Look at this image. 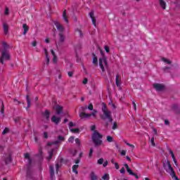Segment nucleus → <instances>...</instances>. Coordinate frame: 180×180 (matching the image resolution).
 <instances>
[{
  "mask_svg": "<svg viewBox=\"0 0 180 180\" xmlns=\"http://www.w3.org/2000/svg\"><path fill=\"white\" fill-rule=\"evenodd\" d=\"M102 112L103 115H101V117L103 120H108L109 122H112L113 118H112V112L106 108V104L105 103H102Z\"/></svg>",
  "mask_w": 180,
  "mask_h": 180,
  "instance_id": "obj_1",
  "label": "nucleus"
},
{
  "mask_svg": "<svg viewBox=\"0 0 180 180\" xmlns=\"http://www.w3.org/2000/svg\"><path fill=\"white\" fill-rule=\"evenodd\" d=\"M163 163V168L167 172V174H169V175L172 176V178H175L176 179V175H175V171L174 170V168L171 165V162L169 160H166Z\"/></svg>",
  "mask_w": 180,
  "mask_h": 180,
  "instance_id": "obj_2",
  "label": "nucleus"
},
{
  "mask_svg": "<svg viewBox=\"0 0 180 180\" xmlns=\"http://www.w3.org/2000/svg\"><path fill=\"white\" fill-rule=\"evenodd\" d=\"M102 135L98 132V131H94L93 136H92V140L95 144V146H101L102 144Z\"/></svg>",
  "mask_w": 180,
  "mask_h": 180,
  "instance_id": "obj_3",
  "label": "nucleus"
},
{
  "mask_svg": "<svg viewBox=\"0 0 180 180\" xmlns=\"http://www.w3.org/2000/svg\"><path fill=\"white\" fill-rule=\"evenodd\" d=\"M57 30H58L59 32V42H58V44H60V43H64V40H65V38H64V34L63 33H64V27H63V25L60 23H56L55 24Z\"/></svg>",
  "mask_w": 180,
  "mask_h": 180,
  "instance_id": "obj_4",
  "label": "nucleus"
},
{
  "mask_svg": "<svg viewBox=\"0 0 180 180\" xmlns=\"http://www.w3.org/2000/svg\"><path fill=\"white\" fill-rule=\"evenodd\" d=\"M4 60L5 61L11 60V55L9 54V52H8V51L6 49L3 50L1 53V57H0V63L1 64H4Z\"/></svg>",
  "mask_w": 180,
  "mask_h": 180,
  "instance_id": "obj_5",
  "label": "nucleus"
},
{
  "mask_svg": "<svg viewBox=\"0 0 180 180\" xmlns=\"http://www.w3.org/2000/svg\"><path fill=\"white\" fill-rule=\"evenodd\" d=\"M97 112L98 111H96V110H94L91 114H86L84 112H82L79 113V116L81 119H89L91 116H93V117H96Z\"/></svg>",
  "mask_w": 180,
  "mask_h": 180,
  "instance_id": "obj_6",
  "label": "nucleus"
},
{
  "mask_svg": "<svg viewBox=\"0 0 180 180\" xmlns=\"http://www.w3.org/2000/svg\"><path fill=\"white\" fill-rule=\"evenodd\" d=\"M99 65L103 72L105 71V67H108V62H106V57L105 55H102V58L99 59Z\"/></svg>",
  "mask_w": 180,
  "mask_h": 180,
  "instance_id": "obj_7",
  "label": "nucleus"
},
{
  "mask_svg": "<svg viewBox=\"0 0 180 180\" xmlns=\"http://www.w3.org/2000/svg\"><path fill=\"white\" fill-rule=\"evenodd\" d=\"M153 87L158 91H164V89H165V86H164V84H154Z\"/></svg>",
  "mask_w": 180,
  "mask_h": 180,
  "instance_id": "obj_8",
  "label": "nucleus"
},
{
  "mask_svg": "<svg viewBox=\"0 0 180 180\" xmlns=\"http://www.w3.org/2000/svg\"><path fill=\"white\" fill-rule=\"evenodd\" d=\"M51 122H53V123H55V124H58V123H60V122H61V118L57 117L56 115H53L51 118Z\"/></svg>",
  "mask_w": 180,
  "mask_h": 180,
  "instance_id": "obj_9",
  "label": "nucleus"
},
{
  "mask_svg": "<svg viewBox=\"0 0 180 180\" xmlns=\"http://www.w3.org/2000/svg\"><path fill=\"white\" fill-rule=\"evenodd\" d=\"M159 4L160 8H162L163 11H165V9H167V2L165 1V0H159Z\"/></svg>",
  "mask_w": 180,
  "mask_h": 180,
  "instance_id": "obj_10",
  "label": "nucleus"
},
{
  "mask_svg": "<svg viewBox=\"0 0 180 180\" xmlns=\"http://www.w3.org/2000/svg\"><path fill=\"white\" fill-rule=\"evenodd\" d=\"M169 153L172 155V158L175 164V165L178 166V162H176V158H175V155L174 154V152L171 149H169Z\"/></svg>",
  "mask_w": 180,
  "mask_h": 180,
  "instance_id": "obj_11",
  "label": "nucleus"
},
{
  "mask_svg": "<svg viewBox=\"0 0 180 180\" xmlns=\"http://www.w3.org/2000/svg\"><path fill=\"white\" fill-rule=\"evenodd\" d=\"M127 172L129 174V175H132L136 178V179H139V175L133 172V171L131 170L130 167L127 169Z\"/></svg>",
  "mask_w": 180,
  "mask_h": 180,
  "instance_id": "obj_12",
  "label": "nucleus"
},
{
  "mask_svg": "<svg viewBox=\"0 0 180 180\" xmlns=\"http://www.w3.org/2000/svg\"><path fill=\"white\" fill-rule=\"evenodd\" d=\"M22 29H23V32L22 34H26V33H27V32H29V26H27V24H23L22 25Z\"/></svg>",
  "mask_w": 180,
  "mask_h": 180,
  "instance_id": "obj_13",
  "label": "nucleus"
},
{
  "mask_svg": "<svg viewBox=\"0 0 180 180\" xmlns=\"http://www.w3.org/2000/svg\"><path fill=\"white\" fill-rule=\"evenodd\" d=\"M49 169H50V174H51V179H54V167H53V165H51L49 167Z\"/></svg>",
  "mask_w": 180,
  "mask_h": 180,
  "instance_id": "obj_14",
  "label": "nucleus"
},
{
  "mask_svg": "<svg viewBox=\"0 0 180 180\" xmlns=\"http://www.w3.org/2000/svg\"><path fill=\"white\" fill-rule=\"evenodd\" d=\"M63 20H65V22L66 23H68V17L67 16V10H64V11H63Z\"/></svg>",
  "mask_w": 180,
  "mask_h": 180,
  "instance_id": "obj_15",
  "label": "nucleus"
},
{
  "mask_svg": "<svg viewBox=\"0 0 180 180\" xmlns=\"http://www.w3.org/2000/svg\"><path fill=\"white\" fill-rule=\"evenodd\" d=\"M54 151H56V149H51V151H49V155L47 157V160H49V161L53 158V154H54Z\"/></svg>",
  "mask_w": 180,
  "mask_h": 180,
  "instance_id": "obj_16",
  "label": "nucleus"
},
{
  "mask_svg": "<svg viewBox=\"0 0 180 180\" xmlns=\"http://www.w3.org/2000/svg\"><path fill=\"white\" fill-rule=\"evenodd\" d=\"M24 157L25 160H28V164L30 165L32 164V159H30V155L29 153H25Z\"/></svg>",
  "mask_w": 180,
  "mask_h": 180,
  "instance_id": "obj_17",
  "label": "nucleus"
},
{
  "mask_svg": "<svg viewBox=\"0 0 180 180\" xmlns=\"http://www.w3.org/2000/svg\"><path fill=\"white\" fill-rule=\"evenodd\" d=\"M3 29H4V32L5 34H6L9 30V26L8 25V24L4 23L3 25Z\"/></svg>",
  "mask_w": 180,
  "mask_h": 180,
  "instance_id": "obj_18",
  "label": "nucleus"
},
{
  "mask_svg": "<svg viewBox=\"0 0 180 180\" xmlns=\"http://www.w3.org/2000/svg\"><path fill=\"white\" fill-rule=\"evenodd\" d=\"M56 113L57 115H60V113L63 112V107L60 105H57L56 108Z\"/></svg>",
  "mask_w": 180,
  "mask_h": 180,
  "instance_id": "obj_19",
  "label": "nucleus"
},
{
  "mask_svg": "<svg viewBox=\"0 0 180 180\" xmlns=\"http://www.w3.org/2000/svg\"><path fill=\"white\" fill-rule=\"evenodd\" d=\"M90 178L91 180H98V176H96V174H95V172H92L90 174Z\"/></svg>",
  "mask_w": 180,
  "mask_h": 180,
  "instance_id": "obj_20",
  "label": "nucleus"
},
{
  "mask_svg": "<svg viewBox=\"0 0 180 180\" xmlns=\"http://www.w3.org/2000/svg\"><path fill=\"white\" fill-rule=\"evenodd\" d=\"M51 53L53 57V62L54 63H57L58 59H57V56H56V53L54 52V51L53 49L51 51Z\"/></svg>",
  "mask_w": 180,
  "mask_h": 180,
  "instance_id": "obj_21",
  "label": "nucleus"
},
{
  "mask_svg": "<svg viewBox=\"0 0 180 180\" xmlns=\"http://www.w3.org/2000/svg\"><path fill=\"white\" fill-rule=\"evenodd\" d=\"M44 53L46 57V64L49 65L50 63V58H49V52H47V49H46V48H44Z\"/></svg>",
  "mask_w": 180,
  "mask_h": 180,
  "instance_id": "obj_22",
  "label": "nucleus"
},
{
  "mask_svg": "<svg viewBox=\"0 0 180 180\" xmlns=\"http://www.w3.org/2000/svg\"><path fill=\"white\" fill-rule=\"evenodd\" d=\"M43 116H44L46 117V119L47 120H49V119H50V112H49V110H46L43 114Z\"/></svg>",
  "mask_w": 180,
  "mask_h": 180,
  "instance_id": "obj_23",
  "label": "nucleus"
},
{
  "mask_svg": "<svg viewBox=\"0 0 180 180\" xmlns=\"http://www.w3.org/2000/svg\"><path fill=\"white\" fill-rule=\"evenodd\" d=\"M119 75H117L115 77V84L118 88H120V82L119 81Z\"/></svg>",
  "mask_w": 180,
  "mask_h": 180,
  "instance_id": "obj_24",
  "label": "nucleus"
},
{
  "mask_svg": "<svg viewBox=\"0 0 180 180\" xmlns=\"http://www.w3.org/2000/svg\"><path fill=\"white\" fill-rule=\"evenodd\" d=\"M78 167H79L78 165H75L72 166V172H75V174H78V171L77 169H78Z\"/></svg>",
  "mask_w": 180,
  "mask_h": 180,
  "instance_id": "obj_25",
  "label": "nucleus"
},
{
  "mask_svg": "<svg viewBox=\"0 0 180 180\" xmlns=\"http://www.w3.org/2000/svg\"><path fill=\"white\" fill-rule=\"evenodd\" d=\"M26 99H27V103L26 110H27V109H29V108H30V98L29 97V96H26Z\"/></svg>",
  "mask_w": 180,
  "mask_h": 180,
  "instance_id": "obj_26",
  "label": "nucleus"
},
{
  "mask_svg": "<svg viewBox=\"0 0 180 180\" xmlns=\"http://www.w3.org/2000/svg\"><path fill=\"white\" fill-rule=\"evenodd\" d=\"M93 64H98V58L95 53H93Z\"/></svg>",
  "mask_w": 180,
  "mask_h": 180,
  "instance_id": "obj_27",
  "label": "nucleus"
},
{
  "mask_svg": "<svg viewBox=\"0 0 180 180\" xmlns=\"http://www.w3.org/2000/svg\"><path fill=\"white\" fill-rule=\"evenodd\" d=\"M90 18H91L92 23H96V20L95 19V17L94 16V13H90Z\"/></svg>",
  "mask_w": 180,
  "mask_h": 180,
  "instance_id": "obj_28",
  "label": "nucleus"
},
{
  "mask_svg": "<svg viewBox=\"0 0 180 180\" xmlns=\"http://www.w3.org/2000/svg\"><path fill=\"white\" fill-rule=\"evenodd\" d=\"M69 129H70V131L72 133H75V134L79 133V129H72V128H69Z\"/></svg>",
  "mask_w": 180,
  "mask_h": 180,
  "instance_id": "obj_29",
  "label": "nucleus"
},
{
  "mask_svg": "<svg viewBox=\"0 0 180 180\" xmlns=\"http://www.w3.org/2000/svg\"><path fill=\"white\" fill-rule=\"evenodd\" d=\"M102 179H103V180H109V179H110V177L109 176V174H105L102 176Z\"/></svg>",
  "mask_w": 180,
  "mask_h": 180,
  "instance_id": "obj_30",
  "label": "nucleus"
},
{
  "mask_svg": "<svg viewBox=\"0 0 180 180\" xmlns=\"http://www.w3.org/2000/svg\"><path fill=\"white\" fill-rule=\"evenodd\" d=\"M11 161H12V157L11 156V155H9L6 159V164H9Z\"/></svg>",
  "mask_w": 180,
  "mask_h": 180,
  "instance_id": "obj_31",
  "label": "nucleus"
},
{
  "mask_svg": "<svg viewBox=\"0 0 180 180\" xmlns=\"http://www.w3.org/2000/svg\"><path fill=\"white\" fill-rule=\"evenodd\" d=\"M107 141H108V143L113 142V137H112L110 136H107Z\"/></svg>",
  "mask_w": 180,
  "mask_h": 180,
  "instance_id": "obj_32",
  "label": "nucleus"
},
{
  "mask_svg": "<svg viewBox=\"0 0 180 180\" xmlns=\"http://www.w3.org/2000/svg\"><path fill=\"white\" fill-rule=\"evenodd\" d=\"M162 61H163L166 64H171V60H169L165 58H162Z\"/></svg>",
  "mask_w": 180,
  "mask_h": 180,
  "instance_id": "obj_33",
  "label": "nucleus"
},
{
  "mask_svg": "<svg viewBox=\"0 0 180 180\" xmlns=\"http://www.w3.org/2000/svg\"><path fill=\"white\" fill-rule=\"evenodd\" d=\"M103 158H100L99 160H98L97 163L98 164V165H102V164H103Z\"/></svg>",
  "mask_w": 180,
  "mask_h": 180,
  "instance_id": "obj_34",
  "label": "nucleus"
},
{
  "mask_svg": "<svg viewBox=\"0 0 180 180\" xmlns=\"http://www.w3.org/2000/svg\"><path fill=\"white\" fill-rule=\"evenodd\" d=\"M87 109H89V110H94V105H92V103H89L87 106Z\"/></svg>",
  "mask_w": 180,
  "mask_h": 180,
  "instance_id": "obj_35",
  "label": "nucleus"
},
{
  "mask_svg": "<svg viewBox=\"0 0 180 180\" xmlns=\"http://www.w3.org/2000/svg\"><path fill=\"white\" fill-rule=\"evenodd\" d=\"M125 144L128 146L129 147H131V148L134 149V145L130 144L129 143H127V141H124Z\"/></svg>",
  "mask_w": 180,
  "mask_h": 180,
  "instance_id": "obj_36",
  "label": "nucleus"
},
{
  "mask_svg": "<svg viewBox=\"0 0 180 180\" xmlns=\"http://www.w3.org/2000/svg\"><path fill=\"white\" fill-rule=\"evenodd\" d=\"M4 15L8 16L9 15V8L8 7H6L5 11H4Z\"/></svg>",
  "mask_w": 180,
  "mask_h": 180,
  "instance_id": "obj_37",
  "label": "nucleus"
},
{
  "mask_svg": "<svg viewBox=\"0 0 180 180\" xmlns=\"http://www.w3.org/2000/svg\"><path fill=\"white\" fill-rule=\"evenodd\" d=\"M1 112L2 115H4V113H5V105H4V103H2V107H1Z\"/></svg>",
  "mask_w": 180,
  "mask_h": 180,
  "instance_id": "obj_38",
  "label": "nucleus"
},
{
  "mask_svg": "<svg viewBox=\"0 0 180 180\" xmlns=\"http://www.w3.org/2000/svg\"><path fill=\"white\" fill-rule=\"evenodd\" d=\"M6 133H9V129L5 128L2 132V134H6Z\"/></svg>",
  "mask_w": 180,
  "mask_h": 180,
  "instance_id": "obj_39",
  "label": "nucleus"
},
{
  "mask_svg": "<svg viewBox=\"0 0 180 180\" xmlns=\"http://www.w3.org/2000/svg\"><path fill=\"white\" fill-rule=\"evenodd\" d=\"M150 143H151V145L153 146V147H155V142H154V137H153V138L150 139Z\"/></svg>",
  "mask_w": 180,
  "mask_h": 180,
  "instance_id": "obj_40",
  "label": "nucleus"
},
{
  "mask_svg": "<svg viewBox=\"0 0 180 180\" xmlns=\"http://www.w3.org/2000/svg\"><path fill=\"white\" fill-rule=\"evenodd\" d=\"M116 129H117V124L114 122L112 124V130H116Z\"/></svg>",
  "mask_w": 180,
  "mask_h": 180,
  "instance_id": "obj_41",
  "label": "nucleus"
},
{
  "mask_svg": "<svg viewBox=\"0 0 180 180\" xmlns=\"http://www.w3.org/2000/svg\"><path fill=\"white\" fill-rule=\"evenodd\" d=\"M82 84H84V85H86V84H88V78L85 77L82 82Z\"/></svg>",
  "mask_w": 180,
  "mask_h": 180,
  "instance_id": "obj_42",
  "label": "nucleus"
},
{
  "mask_svg": "<svg viewBox=\"0 0 180 180\" xmlns=\"http://www.w3.org/2000/svg\"><path fill=\"white\" fill-rule=\"evenodd\" d=\"M69 143H74V136H70L68 139Z\"/></svg>",
  "mask_w": 180,
  "mask_h": 180,
  "instance_id": "obj_43",
  "label": "nucleus"
},
{
  "mask_svg": "<svg viewBox=\"0 0 180 180\" xmlns=\"http://www.w3.org/2000/svg\"><path fill=\"white\" fill-rule=\"evenodd\" d=\"M75 143L77 144V146H79V144H81V141H79V139L77 138L75 139Z\"/></svg>",
  "mask_w": 180,
  "mask_h": 180,
  "instance_id": "obj_44",
  "label": "nucleus"
},
{
  "mask_svg": "<svg viewBox=\"0 0 180 180\" xmlns=\"http://www.w3.org/2000/svg\"><path fill=\"white\" fill-rule=\"evenodd\" d=\"M86 109H88L87 106L80 108V110H82V112H85Z\"/></svg>",
  "mask_w": 180,
  "mask_h": 180,
  "instance_id": "obj_45",
  "label": "nucleus"
},
{
  "mask_svg": "<svg viewBox=\"0 0 180 180\" xmlns=\"http://www.w3.org/2000/svg\"><path fill=\"white\" fill-rule=\"evenodd\" d=\"M104 49L105 50L106 53H109V51H110L109 46H105Z\"/></svg>",
  "mask_w": 180,
  "mask_h": 180,
  "instance_id": "obj_46",
  "label": "nucleus"
},
{
  "mask_svg": "<svg viewBox=\"0 0 180 180\" xmlns=\"http://www.w3.org/2000/svg\"><path fill=\"white\" fill-rule=\"evenodd\" d=\"M94 153V149L93 148H91L90 149V152H89V157H92V154Z\"/></svg>",
  "mask_w": 180,
  "mask_h": 180,
  "instance_id": "obj_47",
  "label": "nucleus"
},
{
  "mask_svg": "<svg viewBox=\"0 0 180 180\" xmlns=\"http://www.w3.org/2000/svg\"><path fill=\"white\" fill-rule=\"evenodd\" d=\"M56 172H58V168H60V165L58 163L56 164Z\"/></svg>",
  "mask_w": 180,
  "mask_h": 180,
  "instance_id": "obj_48",
  "label": "nucleus"
},
{
  "mask_svg": "<svg viewBox=\"0 0 180 180\" xmlns=\"http://www.w3.org/2000/svg\"><path fill=\"white\" fill-rule=\"evenodd\" d=\"M124 172H126V170L124 169V167L121 168L120 173L121 174H124Z\"/></svg>",
  "mask_w": 180,
  "mask_h": 180,
  "instance_id": "obj_49",
  "label": "nucleus"
},
{
  "mask_svg": "<svg viewBox=\"0 0 180 180\" xmlns=\"http://www.w3.org/2000/svg\"><path fill=\"white\" fill-rule=\"evenodd\" d=\"M108 160H106L105 162H104L103 167H104V168L108 167Z\"/></svg>",
  "mask_w": 180,
  "mask_h": 180,
  "instance_id": "obj_50",
  "label": "nucleus"
},
{
  "mask_svg": "<svg viewBox=\"0 0 180 180\" xmlns=\"http://www.w3.org/2000/svg\"><path fill=\"white\" fill-rule=\"evenodd\" d=\"M32 46H33V47H36V46H37V42H36V41H34L33 42H32Z\"/></svg>",
  "mask_w": 180,
  "mask_h": 180,
  "instance_id": "obj_51",
  "label": "nucleus"
},
{
  "mask_svg": "<svg viewBox=\"0 0 180 180\" xmlns=\"http://www.w3.org/2000/svg\"><path fill=\"white\" fill-rule=\"evenodd\" d=\"M76 32H77L80 36V37H82V32L79 30H77Z\"/></svg>",
  "mask_w": 180,
  "mask_h": 180,
  "instance_id": "obj_52",
  "label": "nucleus"
},
{
  "mask_svg": "<svg viewBox=\"0 0 180 180\" xmlns=\"http://www.w3.org/2000/svg\"><path fill=\"white\" fill-rule=\"evenodd\" d=\"M3 47H4V49H7L8 44H6V42H3Z\"/></svg>",
  "mask_w": 180,
  "mask_h": 180,
  "instance_id": "obj_53",
  "label": "nucleus"
},
{
  "mask_svg": "<svg viewBox=\"0 0 180 180\" xmlns=\"http://www.w3.org/2000/svg\"><path fill=\"white\" fill-rule=\"evenodd\" d=\"M44 139H48L49 135L47 134V132H44Z\"/></svg>",
  "mask_w": 180,
  "mask_h": 180,
  "instance_id": "obj_54",
  "label": "nucleus"
},
{
  "mask_svg": "<svg viewBox=\"0 0 180 180\" xmlns=\"http://www.w3.org/2000/svg\"><path fill=\"white\" fill-rule=\"evenodd\" d=\"M51 144H58V141H55L54 143H48V146H51Z\"/></svg>",
  "mask_w": 180,
  "mask_h": 180,
  "instance_id": "obj_55",
  "label": "nucleus"
},
{
  "mask_svg": "<svg viewBox=\"0 0 180 180\" xmlns=\"http://www.w3.org/2000/svg\"><path fill=\"white\" fill-rule=\"evenodd\" d=\"M132 105H134V110H137V106L136 105V103L133 102Z\"/></svg>",
  "mask_w": 180,
  "mask_h": 180,
  "instance_id": "obj_56",
  "label": "nucleus"
},
{
  "mask_svg": "<svg viewBox=\"0 0 180 180\" xmlns=\"http://www.w3.org/2000/svg\"><path fill=\"white\" fill-rule=\"evenodd\" d=\"M121 155H126V150H122L121 151Z\"/></svg>",
  "mask_w": 180,
  "mask_h": 180,
  "instance_id": "obj_57",
  "label": "nucleus"
},
{
  "mask_svg": "<svg viewBox=\"0 0 180 180\" xmlns=\"http://www.w3.org/2000/svg\"><path fill=\"white\" fill-rule=\"evenodd\" d=\"M73 74H74V73H73L72 72H68V77H72Z\"/></svg>",
  "mask_w": 180,
  "mask_h": 180,
  "instance_id": "obj_58",
  "label": "nucleus"
},
{
  "mask_svg": "<svg viewBox=\"0 0 180 180\" xmlns=\"http://www.w3.org/2000/svg\"><path fill=\"white\" fill-rule=\"evenodd\" d=\"M114 165H115L116 169H119L120 167H119V165L117 164V162L115 163Z\"/></svg>",
  "mask_w": 180,
  "mask_h": 180,
  "instance_id": "obj_59",
  "label": "nucleus"
},
{
  "mask_svg": "<svg viewBox=\"0 0 180 180\" xmlns=\"http://www.w3.org/2000/svg\"><path fill=\"white\" fill-rule=\"evenodd\" d=\"M96 128V127L95 125H92V126L91 127V131H94V130H95Z\"/></svg>",
  "mask_w": 180,
  "mask_h": 180,
  "instance_id": "obj_60",
  "label": "nucleus"
},
{
  "mask_svg": "<svg viewBox=\"0 0 180 180\" xmlns=\"http://www.w3.org/2000/svg\"><path fill=\"white\" fill-rule=\"evenodd\" d=\"M72 126H74V123H73L72 122H70L69 123V127H70V129H71V127H72Z\"/></svg>",
  "mask_w": 180,
  "mask_h": 180,
  "instance_id": "obj_61",
  "label": "nucleus"
},
{
  "mask_svg": "<svg viewBox=\"0 0 180 180\" xmlns=\"http://www.w3.org/2000/svg\"><path fill=\"white\" fill-rule=\"evenodd\" d=\"M165 124H166V125H168V124H169V121H168V120H165Z\"/></svg>",
  "mask_w": 180,
  "mask_h": 180,
  "instance_id": "obj_62",
  "label": "nucleus"
},
{
  "mask_svg": "<svg viewBox=\"0 0 180 180\" xmlns=\"http://www.w3.org/2000/svg\"><path fill=\"white\" fill-rule=\"evenodd\" d=\"M58 140L63 141V140H64V137L58 136Z\"/></svg>",
  "mask_w": 180,
  "mask_h": 180,
  "instance_id": "obj_63",
  "label": "nucleus"
},
{
  "mask_svg": "<svg viewBox=\"0 0 180 180\" xmlns=\"http://www.w3.org/2000/svg\"><path fill=\"white\" fill-rule=\"evenodd\" d=\"M153 131L154 134H157V129H153Z\"/></svg>",
  "mask_w": 180,
  "mask_h": 180,
  "instance_id": "obj_64",
  "label": "nucleus"
}]
</instances>
